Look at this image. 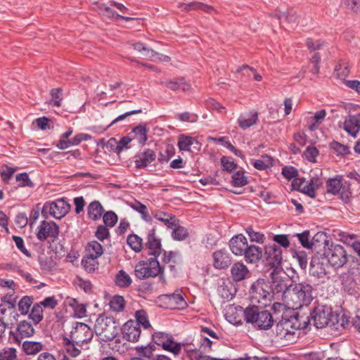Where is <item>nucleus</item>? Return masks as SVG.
<instances>
[{"instance_id":"nucleus-1","label":"nucleus","mask_w":360,"mask_h":360,"mask_svg":"<svg viewBox=\"0 0 360 360\" xmlns=\"http://www.w3.org/2000/svg\"><path fill=\"white\" fill-rule=\"evenodd\" d=\"M309 324L308 316L295 312L291 316H283L276 326V334L281 339L290 340L295 331L305 329Z\"/></svg>"},{"instance_id":"nucleus-2","label":"nucleus","mask_w":360,"mask_h":360,"mask_svg":"<svg viewBox=\"0 0 360 360\" xmlns=\"http://www.w3.org/2000/svg\"><path fill=\"white\" fill-rule=\"evenodd\" d=\"M94 331L101 342H110L118 334L119 324L113 316L102 314L96 320Z\"/></svg>"},{"instance_id":"nucleus-3","label":"nucleus","mask_w":360,"mask_h":360,"mask_svg":"<svg viewBox=\"0 0 360 360\" xmlns=\"http://www.w3.org/2000/svg\"><path fill=\"white\" fill-rule=\"evenodd\" d=\"M264 307L260 306H249L244 310L245 320L248 323L254 324L262 330H268L271 328L274 323V319L271 314L264 310Z\"/></svg>"},{"instance_id":"nucleus-4","label":"nucleus","mask_w":360,"mask_h":360,"mask_svg":"<svg viewBox=\"0 0 360 360\" xmlns=\"http://www.w3.org/2000/svg\"><path fill=\"white\" fill-rule=\"evenodd\" d=\"M250 306L266 307L270 304L273 294L269 282L259 279L255 282L250 290Z\"/></svg>"},{"instance_id":"nucleus-5","label":"nucleus","mask_w":360,"mask_h":360,"mask_svg":"<svg viewBox=\"0 0 360 360\" xmlns=\"http://www.w3.org/2000/svg\"><path fill=\"white\" fill-rule=\"evenodd\" d=\"M163 267L160 266L156 258H149L146 261L139 262L134 268V275L140 280L155 278L161 274Z\"/></svg>"},{"instance_id":"nucleus-6","label":"nucleus","mask_w":360,"mask_h":360,"mask_svg":"<svg viewBox=\"0 0 360 360\" xmlns=\"http://www.w3.org/2000/svg\"><path fill=\"white\" fill-rule=\"evenodd\" d=\"M308 317L309 322L313 321L314 325L317 328H323L330 323H332V325L335 324L333 321L334 315L332 309L327 305L318 304L311 312L310 316Z\"/></svg>"},{"instance_id":"nucleus-7","label":"nucleus","mask_w":360,"mask_h":360,"mask_svg":"<svg viewBox=\"0 0 360 360\" xmlns=\"http://www.w3.org/2000/svg\"><path fill=\"white\" fill-rule=\"evenodd\" d=\"M342 176H336L329 179L326 182L327 193L333 195H339L340 198L345 203L350 200L352 192L349 184L342 182Z\"/></svg>"},{"instance_id":"nucleus-8","label":"nucleus","mask_w":360,"mask_h":360,"mask_svg":"<svg viewBox=\"0 0 360 360\" xmlns=\"http://www.w3.org/2000/svg\"><path fill=\"white\" fill-rule=\"evenodd\" d=\"M93 337L94 331L87 324L80 322L74 323L70 334V338L79 347L89 343Z\"/></svg>"},{"instance_id":"nucleus-9","label":"nucleus","mask_w":360,"mask_h":360,"mask_svg":"<svg viewBox=\"0 0 360 360\" xmlns=\"http://www.w3.org/2000/svg\"><path fill=\"white\" fill-rule=\"evenodd\" d=\"M324 255L328 262L335 268L342 267L347 262V252L340 245L331 244Z\"/></svg>"},{"instance_id":"nucleus-10","label":"nucleus","mask_w":360,"mask_h":360,"mask_svg":"<svg viewBox=\"0 0 360 360\" xmlns=\"http://www.w3.org/2000/svg\"><path fill=\"white\" fill-rule=\"evenodd\" d=\"M153 340L156 345L161 346L165 350L169 351L174 355H178L181 350V344L174 342L173 338L167 333H155L153 335Z\"/></svg>"},{"instance_id":"nucleus-11","label":"nucleus","mask_w":360,"mask_h":360,"mask_svg":"<svg viewBox=\"0 0 360 360\" xmlns=\"http://www.w3.org/2000/svg\"><path fill=\"white\" fill-rule=\"evenodd\" d=\"M263 257L267 265L277 269L281 266L283 260L282 249L276 243L266 245L264 247Z\"/></svg>"},{"instance_id":"nucleus-12","label":"nucleus","mask_w":360,"mask_h":360,"mask_svg":"<svg viewBox=\"0 0 360 360\" xmlns=\"http://www.w3.org/2000/svg\"><path fill=\"white\" fill-rule=\"evenodd\" d=\"M70 205L63 199H58L50 203H46L42 209V213L49 212L56 219H60L68 213Z\"/></svg>"},{"instance_id":"nucleus-13","label":"nucleus","mask_w":360,"mask_h":360,"mask_svg":"<svg viewBox=\"0 0 360 360\" xmlns=\"http://www.w3.org/2000/svg\"><path fill=\"white\" fill-rule=\"evenodd\" d=\"M58 234L59 228L55 222L44 220L38 227L37 237L39 240L44 241L49 238L54 240L58 238Z\"/></svg>"},{"instance_id":"nucleus-14","label":"nucleus","mask_w":360,"mask_h":360,"mask_svg":"<svg viewBox=\"0 0 360 360\" xmlns=\"http://www.w3.org/2000/svg\"><path fill=\"white\" fill-rule=\"evenodd\" d=\"M123 338L131 342L139 340L141 335V328L139 323L133 320L127 321L122 328Z\"/></svg>"},{"instance_id":"nucleus-15","label":"nucleus","mask_w":360,"mask_h":360,"mask_svg":"<svg viewBox=\"0 0 360 360\" xmlns=\"http://www.w3.org/2000/svg\"><path fill=\"white\" fill-rule=\"evenodd\" d=\"M339 127L352 136L356 137L360 131V113L349 115L343 123H339Z\"/></svg>"},{"instance_id":"nucleus-16","label":"nucleus","mask_w":360,"mask_h":360,"mask_svg":"<svg viewBox=\"0 0 360 360\" xmlns=\"http://www.w3.org/2000/svg\"><path fill=\"white\" fill-rule=\"evenodd\" d=\"M147 249H148V255L156 258L161 254L162 245L160 239L155 235V229H150L147 236V242L146 243Z\"/></svg>"},{"instance_id":"nucleus-17","label":"nucleus","mask_w":360,"mask_h":360,"mask_svg":"<svg viewBox=\"0 0 360 360\" xmlns=\"http://www.w3.org/2000/svg\"><path fill=\"white\" fill-rule=\"evenodd\" d=\"M212 257L213 266L217 269H226L232 262L231 255L224 249H221L214 252Z\"/></svg>"},{"instance_id":"nucleus-18","label":"nucleus","mask_w":360,"mask_h":360,"mask_svg":"<svg viewBox=\"0 0 360 360\" xmlns=\"http://www.w3.org/2000/svg\"><path fill=\"white\" fill-rule=\"evenodd\" d=\"M294 286L303 306L309 305L314 299L313 287L309 283L305 281L296 283Z\"/></svg>"},{"instance_id":"nucleus-19","label":"nucleus","mask_w":360,"mask_h":360,"mask_svg":"<svg viewBox=\"0 0 360 360\" xmlns=\"http://www.w3.org/2000/svg\"><path fill=\"white\" fill-rule=\"evenodd\" d=\"M281 300L288 307L292 308V309H297L303 307L301 300L297 294V290L295 289L294 285H290L288 290L284 292Z\"/></svg>"},{"instance_id":"nucleus-20","label":"nucleus","mask_w":360,"mask_h":360,"mask_svg":"<svg viewBox=\"0 0 360 360\" xmlns=\"http://www.w3.org/2000/svg\"><path fill=\"white\" fill-rule=\"evenodd\" d=\"M248 246V240L243 234L236 235L229 240V248L237 256H242Z\"/></svg>"},{"instance_id":"nucleus-21","label":"nucleus","mask_w":360,"mask_h":360,"mask_svg":"<svg viewBox=\"0 0 360 360\" xmlns=\"http://www.w3.org/2000/svg\"><path fill=\"white\" fill-rule=\"evenodd\" d=\"M135 165L138 169H143L153 162L155 158V153L152 149H146L136 155Z\"/></svg>"},{"instance_id":"nucleus-22","label":"nucleus","mask_w":360,"mask_h":360,"mask_svg":"<svg viewBox=\"0 0 360 360\" xmlns=\"http://www.w3.org/2000/svg\"><path fill=\"white\" fill-rule=\"evenodd\" d=\"M243 255H244L247 263L256 264L263 257V251L260 247L250 245L247 247Z\"/></svg>"},{"instance_id":"nucleus-23","label":"nucleus","mask_w":360,"mask_h":360,"mask_svg":"<svg viewBox=\"0 0 360 360\" xmlns=\"http://www.w3.org/2000/svg\"><path fill=\"white\" fill-rule=\"evenodd\" d=\"M249 274V269L243 262H236L231 268V278L236 282L245 280Z\"/></svg>"},{"instance_id":"nucleus-24","label":"nucleus","mask_w":360,"mask_h":360,"mask_svg":"<svg viewBox=\"0 0 360 360\" xmlns=\"http://www.w3.org/2000/svg\"><path fill=\"white\" fill-rule=\"evenodd\" d=\"M273 297L276 296L278 299L280 297L282 299L284 292L290 288L286 281L279 277H274L272 283L270 284Z\"/></svg>"},{"instance_id":"nucleus-25","label":"nucleus","mask_w":360,"mask_h":360,"mask_svg":"<svg viewBox=\"0 0 360 360\" xmlns=\"http://www.w3.org/2000/svg\"><path fill=\"white\" fill-rule=\"evenodd\" d=\"M162 84L172 91L181 90L182 91L186 92L191 88V85L185 81L184 78H175L170 80H166L162 82Z\"/></svg>"},{"instance_id":"nucleus-26","label":"nucleus","mask_w":360,"mask_h":360,"mask_svg":"<svg viewBox=\"0 0 360 360\" xmlns=\"http://www.w3.org/2000/svg\"><path fill=\"white\" fill-rule=\"evenodd\" d=\"M178 7L181 8L182 11H189L193 10H201L205 13H211L212 11L215 12V9L209 5L205 4L198 1H193L188 4L179 3Z\"/></svg>"},{"instance_id":"nucleus-27","label":"nucleus","mask_w":360,"mask_h":360,"mask_svg":"<svg viewBox=\"0 0 360 360\" xmlns=\"http://www.w3.org/2000/svg\"><path fill=\"white\" fill-rule=\"evenodd\" d=\"M258 120V113L256 111H251L250 112L240 115L238 119V124L243 129L255 125Z\"/></svg>"},{"instance_id":"nucleus-28","label":"nucleus","mask_w":360,"mask_h":360,"mask_svg":"<svg viewBox=\"0 0 360 360\" xmlns=\"http://www.w3.org/2000/svg\"><path fill=\"white\" fill-rule=\"evenodd\" d=\"M148 129L146 125L139 124L134 127L129 135L141 145H144L148 139Z\"/></svg>"},{"instance_id":"nucleus-29","label":"nucleus","mask_w":360,"mask_h":360,"mask_svg":"<svg viewBox=\"0 0 360 360\" xmlns=\"http://www.w3.org/2000/svg\"><path fill=\"white\" fill-rule=\"evenodd\" d=\"M104 212V209L101 204L97 201H93L91 202L87 207V213L89 215V217L94 220L96 221L98 219H100L102 216V214Z\"/></svg>"},{"instance_id":"nucleus-30","label":"nucleus","mask_w":360,"mask_h":360,"mask_svg":"<svg viewBox=\"0 0 360 360\" xmlns=\"http://www.w3.org/2000/svg\"><path fill=\"white\" fill-rule=\"evenodd\" d=\"M86 255L89 256L91 257H94L98 259L103 253V246L96 240L91 241L87 243L86 248Z\"/></svg>"},{"instance_id":"nucleus-31","label":"nucleus","mask_w":360,"mask_h":360,"mask_svg":"<svg viewBox=\"0 0 360 360\" xmlns=\"http://www.w3.org/2000/svg\"><path fill=\"white\" fill-rule=\"evenodd\" d=\"M326 115V112L325 110L317 111L313 117L309 119L307 122V127L309 130L313 131L317 129L319 125L323 122Z\"/></svg>"},{"instance_id":"nucleus-32","label":"nucleus","mask_w":360,"mask_h":360,"mask_svg":"<svg viewBox=\"0 0 360 360\" xmlns=\"http://www.w3.org/2000/svg\"><path fill=\"white\" fill-rule=\"evenodd\" d=\"M44 345L40 342L25 341L22 349L27 355H35L43 350Z\"/></svg>"},{"instance_id":"nucleus-33","label":"nucleus","mask_w":360,"mask_h":360,"mask_svg":"<svg viewBox=\"0 0 360 360\" xmlns=\"http://www.w3.org/2000/svg\"><path fill=\"white\" fill-rule=\"evenodd\" d=\"M63 345L66 352L71 356L77 357L80 354L81 350L78 348L80 347L77 346V344L73 342L71 338L63 336Z\"/></svg>"},{"instance_id":"nucleus-34","label":"nucleus","mask_w":360,"mask_h":360,"mask_svg":"<svg viewBox=\"0 0 360 360\" xmlns=\"http://www.w3.org/2000/svg\"><path fill=\"white\" fill-rule=\"evenodd\" d=\"M17 329L22 338L31 337L35 332L32 325L27 321H20L18 325Z\"/></svg>"},{"instance_id":"nucleus-35","label":"nucleus","mask_w":360,"mask_h":360,"mask_svg":"<svg viewBox=\"0 0 360 360\" xmlns=\"http://www.w3.org/2000/svg\"><path fill=\"white\" fill-rule=\"evenodd\" d=\"M115 282L117 286L125 288L131 284L132 280L124 270H120L115 276Z\"/></svg>"},{"instance_id":"nucleus-36","label":"nucleus","mask_w":360,"mask_h":360,"mask_svg":"<svg viewBox=\"0 0 360 360\" xmlns=\"http://www.w3.org/2000/svg\"><path fill=\"white\" fill-rule=\"evenodd\" d=\"M98 261L94 257L85 255L82 259V266L88 273H94L98 268Z\"/></svg>"},{"instance_id":"nucleus-37","label":"nucleus","mask_w":360,"mask_h":360,"mask_svg":"<svg viewBox=\"0 0 360 360\" xmlns=\"http://www.w3.org/2000/svg\"><path fill=\"white\" fill-rule=\"evenodd\" d=\"M172 232V237L174 240H184L186 239L188 236V231L186 228L180 225V221L177 222V225L173 227Z\"/></svg>"},{"instance_id":"nucleus-38","label":"nucleus","mask_w":360,"mask_h":360,"mask_svg":"<svg viewBox=\"0 0 360 360\" xmlns=\"http://www.w3.org/2000/svg\"><path fill=\"white\" fill-rule=\"evenodd\" d=\"M129 246L136 252H140L143 249V240L136 234H130L127 239Z\"/></svg>"},{"instance_id":"nucleus-39","label":"nucleus","mask_w":360,"mask_h":360,"mask_svg":"<svg viewBox=\"0 0 360 360\" xmlns=\"http://www.w3.org/2000/svg\"><path fill=\"white\" fill-rule=\"evenodd\" d=\"M132 140H133V138H131V136L129 134L128 136L122 138L119 142H117L115 139L111 138L108 141V144L110 145L111 146L116 145L115 151L117 153H120L124 148H128L127 145Z\"/></svg>"},{"instance_id":"nucleus-40","label":"nucleus","mask_w":360,"mask_h":360,"mask_svg":"<svg viewBox=\"0 0 360 360\" xmlns=\"http://www.w3.org/2000/svg\"><path fill=\"white\" fill-rule=\"evenodd\" d=\"M69 305L73 309L75 315L78 318H82L86 316L85 304L79 303L75 299H71L69 301Z\"/></svg>"},{"instance_id":"nucleus-41","label":"nucleus","mask_w":360,"mask_h":360,"mask_svg":"<svg viewBox=\"0 0 360 360\" xmlns=\"http://www.w3.org/2000/svg\"><path fill=\"white\" fill-rule=\"evenodd\" d=\"M17 349L12 347H4L0 349V360H18Z\"/></svg>"},{"instance_id":"nucleus-42","label":"nucleus","mask_w":360,"mask_h":360,"mask_svg":"<svg viewBox=\"0 0 360 360\" xmlns=\"http://www.w3.org/2000/svg\"><path fill=\"white\" fill-rule=\"evenodd\" d=\"M232 185L235 187H242L248 184V177L242 171L236 172L231 177Z\"/></svg>"},{"instance_id":"nucleus-43","label":"nucleus","mask_w":360,"mask_h":360,"mask_svg":"<svg viewBox=\"0 0 360 360\" xmlns=\"http://www.w3.org/2000/svg\"><path fill=\"white\" fill-rule=\"evenodd\" d=\"M273 158L269 155H264L262 159L256 160L253 165L259 170H264L273 165Z\"/></svg>"},{"instance_id":"nucleus-44","label":"nucleus","mask_w":360,"mask_h":360,"mask_svg":"<svg viewBox=\"0 0 360 360\" xmlns=\"http://www.w3.org/2000/svg\"><path fill=\"white\" fill-rule=\"evenodd\" d=\"M131 207L140 213L142 219L145 221H150L151 220V217L148 212L147 207L145 205L139 201H135L134 203L131 204Z\"/></svg>"},{"instance_id":"nucleus-45","label":"nucleus","mask_w":360,"mask_h":360,"mask_svg":"<svg viewBox=\"0 0 360 360\" xmlns=\"http://www.w3.org/2000/svg\"><path fill=\"white\" fill-rule=\"evenodd\" d=\"M33 299L29 296H24L20 299L18 302V310L22 315L28 314L31 305L32 304Z\"/></svg>"},{"instance_id":"nucleus-46","label":"nucleus","mask_w":360,"mask_h":360,"mask_svg":"<svg viewBox=\"0 0 360 360\" xmlns=\"http://www.w3.org/2000/svg\"><path fill=\"white\" fill-rule=\"evenodd\" d=\"M29 317L32 319L36 325L42 320L43 310L41 304L37 303L33 305Z\"/></svg>"},{"instance_id":"nucleus-47","label":"nucleus","mask_w":360,"mask_h":360,"mask_svg":"<svg viewBox=\"0 0 360 360\" xmlns=\"http://www.w3.org/2000/svg\"><path fill=\"white\" fill-rule=\"evenodd\" d=\"M245 231L252 242H256L258 243H263L264 242V235L261 232L255 231L252 226L247 227Z\"/></svg>"},{"instance_id":"nucleus-48","label":"nucleus","mask_w":360,"mask_h":360,"mask_svg":"<svg viewBox=\"0 0 360 360\" xmlns=\"http://www.w3.org/2000/svg\"><path fill=\"white\" fill-rule=\"evenodd\" d=\"M174 148L172 146L167 145L165 150L160 153L158 158V162L160 163L167 162L174 155Z\"/></svg>"},{"instance_id":"nucleus-49","label":"nucleus","mask_w":360,"mask_h":360,"mask_svg":"<svg viewBox=\"0 0 360 360\" xmlns=\"http://www.w3.org/2000/svg\"><path fill=\"white\" fill-rule=\"evenodd\" d=\"M124 300L123 297L116 295L112 297L110 302V309L115 311H121L124 307Z\"/></svg>"},{"instance_id":"nucleus-50","label":"nucleus","mask_w":360,"mask_h":360,"mask_svg":"<svg viewBox=\"0 0 360 360\" xmlns=\"http://www.w3.org/2000/svg\"><path fill=\"white\" fill-rule=\"evenodd\" d=\"M194 141L193 138L181 135L179 138L178 146L181 150H190V147Z\"/></svg>"},{"instance_id":"nucleus-51","label":"nucleus","mask_w":360,"mask_h":360,"mask_svg":"<svg viewBox=\"0 0 360 360\" xmlns=\"http://www.w3.org/2000/svg\"><path fill=\"white\" fill-rule=\"evenodd\" d=\"M136 320L135 321L139 323V327L141 325L144 328H148L150 326L146 312L144 310H139L135 314Z\"/></svg>"},{"instance_id":"nucleus-52","label":"nucleus","mask_w":360,"mask_h":360,"mask_svg":"<svg viewBox=\"0 0 360 360\" xmlns=\"http://www.w3.org/2000/svg\"><path fill=\"white\" fill-rule=\"evenodd\" d=\"M118 217L112 211H108L103 216L104 225L108 227H113L117 222Z\"/></svg>"},{"instance_id":"nucleus-53","label":"nucleus","mask_w":360,"mask_h":360,"mask_svg":"<svg viewBox=\"0 0 360 360\" xmlns=\"http://www.w3.org/2000/svg\"><path fill=\"white\" fill-rule=\"evenodd\" d=\"M275 18H276L278 20H281L283 18H285V20L289 22V23H294L296 22L297 20V14L296 12L293 10H289L287 11V13H276L274 15Z\"/></svg>"},{"instance_id":"nucleus-54","label":"nucleus","mask_w":360,"mask_h":360,"mask_svg":"<svg viewBox=\"0 0 360 360\" xmlns=\"http://www.w3.org/2000/svg\"><path fill=\"white\" fill-rule=\"evenodd\" d=\"M15 179L19 182V186L22 187H30L33 188L34 184L30 179L28 174L25 172L20 173L16 175Z\"/></svg>"},{"instance_id":"nucleus-55","label":"nucleus","mask_w":360,"mask_h":360,"mask_svg":"<svg viewBox=\"0 0 360 360\" xmlns=\"http://www.w3.org/2000/svg\"><path fill=\"white\" fill-rule=\"evenodd\" d=\"M51 104L53 106L59 107L61 105L62 90L60 88L53 89L51 91Z\"/></svg>"},{"instance_id":"nucleus-56","label":"nucleus","mask_w":360,"mask_h":360,"mask_svg":"<svg viewBox=\"0 0 360 360\" xmlns=\"http://www.w3.org/2000/svg\"><path fill=\"white\" fill-rule=\"evenodd\" d=\"M102 15L105 16L108 18L114 19V20H117L119 18L123 19L126 21L133 20L132 18L125 17V16H123V15H121L117 13L109 6H108L107 8H104V13H103Z\"/></svg>"},{"instance_id":"nucleus-57","label":"nucleus","mask_w":360,"mask_h":360,"mask_svg":"<svg viewBox=\"0 0 360 360\" xmlns=\"http://www.w3.org/2000/svg\"><path fill=\"white\" fill-rule=\"evenodd\" d=\"M296 236L297 237L302 247L307 249H312L311 243L309 240V231H304L301 233H297Z\"/></svg>"},{"instance_id":"nucleus-58","label":"nucleus","mask_w":360,"mask_h":360,"mask_svg":"<svg viewBox=\"0 0 360 360\" xmlns=\"http://www.w3.org/2000/svg\"><path fill=\"white\" fill-rule=\"evenodd\" d=\"M15 172V169L13 168H11L7 165H4L1 166L0 169V175L1 180L7 183L9 179L12 177L13 174Z\"/></svg>"},{"instance_id":"nucleus-59","label":"nucleus","mask_w":360,"mask_h":360,"mask_svg":"<svg viewBox=\"0 0 360 360\" xmlns=\"http://www.w3.org/2000/svg\"><path fill=\"white\" fill-rule=\"evenodd\" d=\"M221 163L223 170H226L229 172H231L237 168V164L233 161H231L229 158L223 156L221 158Z\"/></svg>"},{"instance_id":"nucleus-60","label":"nucleus","mask_w":360,"mask_h":360,"mask_svg":"<svg viewBox=\"0 0 360 360\" xmlns=\"http://www.w3.org/2000/svg\"><path fill=\"white\" fill-rule=\"evenodd\" d=\"M206 106L207 108L216 110L218 112L226 113L225 108L213 98L207 100Z\"/></svg>"},{"instance_id":"nucleus-61","label":"nucleus","mask_w":360,"mask_h":360,"mask_svg":"<svg viewBox=\"0 0 360 360\" xmlns=\"http://www.w3.org/2000/svg\"><path fill=\"white\" fill-rule=\"evenodd\" d=\"M110 236L109 230L108 226L105 225H99L97 227L95 233V236L100 240H103L108 238Z\"/></svg>"},{"instance_id":"nucleus-62","label":"nucleus","mask_w":360,"mask_h":360,"mask_svg":"<svg viewBox=\"0 0 360 360\" xmlns=\"http://www.w3.org/2000/svg\"><path fill=\"white\" fill-rule=\"evenodd\" d=\"M282 174L288 180H290L298 175V172L297 169L294 167H288L285 166L282 169Z\"/></svg>"},{"instance_id":"nucleus-63","label":"nucleus","mask_w":360,"mask_h":360,"mask_svg":"<svg viewBox=\"0 0 360 360\" xmlns=\"http://www.w3.org/2000/svg\"><path fill=\"white\" fill-rule=\"evenodd\" d=\"M319 150L314 146H308L304 151L306 159L310 162H315Z\"/></svg>"},{"instance_id":"nucleus-64","label":"nucleus","mask_w":360,"mask_h":360,"mask_svg":"<svg viewBox=\"0 0 360 360\" xmlns=\"http://www.w3.org/2000/svg\"><path fill=\"white\" fill-rule=\"evenodd\" d=\"M343 3L352 12L360 13V0H342Z\"/></svg>"}]
</instances>
